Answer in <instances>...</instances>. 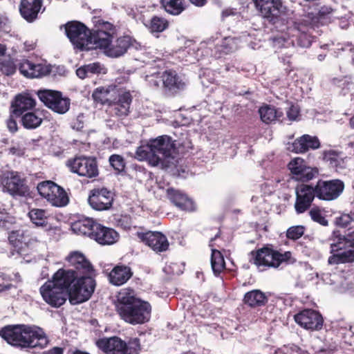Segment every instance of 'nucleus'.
<instances>
[{"label":"nucleus","instance_id":"obj_1","mask_svg":"<svg viewBox=\"0 0 354 354\" xmlns=\"http://www.w3.org/2000/svg\"><path fill=\"white\" fill-rule=\"evenodd\" d=\"M136 154L138 160H145L153 167L161 165L165 168L176 167L178 164L175 141L167 135L151 139L147 145L138 147Z\"/></svg>","mask_w":354,"mask_h":354},{"label":"nucleus","instance_id":"obj_2","mask_svg":"<svg viewBox=\"0 0 354 354\" xmlns=\"http://www.w3.org/2000/svg\"><path fill=\"white\" fill-rule=\"evenodd\" d=\"M113 304L117 314L128 324H143L150 319L151 304L139 298L131 288L121 289L117 293Z\"/></svg>","mask_w":354,"mask_h":354},{"label":"nucleus","instance_id":"obj_3","mask_svg":"<svg viewBox=\"0 0 354 354\" xmlns=\"http://www.w3.org/2000/svg\"><path fill=\"white\" fill-rule=\"evenodd\" d=\"M1 337L8 344L22 348H44L49 341L44 330L26 324L8 325L0 330Z\"/></svg>","mask_w":354,"mask_h":354},{"label":"nucleus","instance_id":"obj_4","mask_svg":"<svg viewBox=\"0 0 354 354\" xmlns=\"http://www.w3.org/2000/svg\"><path fill=\"white\" fill-rule=\"evenodd\" d=\"M100 26L102 30L95 35V49L103 50L107 56L118 57L126 53L132 46V40L129 36L120 37L112 43L115 32V28L112 24L102 21Z\"/></svg>","mask_w":354,"mask_h":354},{"label":"nucleus","instance_id":"obj_5","mask_svg":"<svg viewBox=\"0 0 354 354\" xmlns=\"http://www.w3.org/2000/svg\"><path fill=\"white\" fill-rule=\"evenodd\" d=\"M250 262L259 269L278 268L279 266L290 263L292 253L290 251L281 252L274 249L271 244L252 250L250 253Z\"/></svg>","mask_w":354,"mask_h":354},{"label":"nucleus","instance_id":"obj_6","mask_svg":"<svg viewBox=\"0 0 354 354\" xmlns=\"http://www.w3.org/2000/svg\"><path fill=\"white\" fill-rule=\"evenodd\" d=\"M102 21L98 20L97 24L95 26L96 29L93 30H91L82 22L69 21L65 25L66 36L75 48L80 50L95 49V35L102 30L100 23H102Z\"/></svg>","mask_w":354,"mask_h":354},{"label":"nucleus","instance_id":"obj_7","mask_svg":"<svg viewBox=\"0 0 354 354\" xmlns=\"http://www.w3.org/2000/svg\"><path fill=\"white\" fill-rule=\"evenodd\" d=\"M96 287L95 279L90 276H78L69 289L68 298L71 305H77L87 301L92 297Z\"/></svg>","mask_w":354,"mask_h":354},{"label":"nucleus","instance_id":"obj_8","mask_svg":"<svg viewBox=\"0 0 354 354\" xmlns=\"http://www.w3.org/2000/svg\"><path fill=\"white\" fill-rule=\"evenodd\" d=\"M66 166L71 172L81 177L93 178L99 175L97 162L96 158L93 157L75 156L67 160Z\"/></svg>","mask_w":354,"mask_h":354},{"label":"nucleus","instance_id":"obj_9","mask_svg":"<svg viewBox=\"0 0 354 354\" xmlns=\"http://www.w3.org/2000/svg\"><path fill=\"white\" fill-rule=\"evenodd\" d=\"M37 95L46 107L57 113L64 114L70 108V99L63 97L61 91L49 89L39 90L37 91Z\"/></svg>","mask_w":354,"mask_h":354},{"label":"nucleus","instance_id":"obj_10","mask_svg":"<svg viewBox=\"0 0 354 354\" xmlns=\"http://www.w3.org/2000/svg\"><path fill=\"white\" fill-rule=\"evenodd\" d=\"M315 186L317 198L327 201L337 199L344 189V183L339 179H319Z\"/></svg>","mask_w":354,"mask_h":354},{"label":"nucleus","instance_id":"obj_11","mask_svg":"<svg viewBox=\"0 0 354 354\" xmlns=\"http://www.w3.org/2000/svg\"><path fill=\"white\" fill-rule=\"evenodd\" d=\"M39 292L44 301L53 308L62 306L68 298L66 292L62 290L50 280H48L40 287Z\"/></svg>","mask_w":354,"mask_h":354},{"label":"nucleus","instance_id":"obj_12","mask_svg":"<svg viewBox=\"0 0 354 354\" xmlns=\"http://www.w3.org/2000/svg\"><path fill=\"white\" fill-rule=\"evenodd\" d=\"M288 167L292 174V178L303 183L314 179L319 174L317 167L307 166L305 160L299 157L292 159L288 163Z\"/></svg>","mask_w":354,"mask_h":354},{"label":"nucleus","instance_id":"obj_13","mask_svg":"<svg viewBox=\"0 0 354 354\" xmlns=\"http://www.w3.org/2000/svg\"><path fill=\"white\" fill-rule=\"evenodd\" d=\"M3 188L12 196L25 197L29 195V188L26 180L17 172H8L2 178Z\"/></svg>","mask_w":354,"mask_h":354},{"label":"nucleus","instance_id":"obj_14","mask_svg":"<svg viewBox=\"0 0 354 354\" xmlns=\"http://www.w3.org/2000/svg\"><path fill=\"white\" fill-rule=\"evenodd\" d=\"M113 201V194L105 187L92 189L88 198L90 206L97 211L110 209L112 207Z\"/></svg>","mask_w":354,"mask_h":354},{"label":"nucleus","instance_id":"obj_15","mask_svg":"<svg viewBox=\"0 0 354 354\" xmlns=\"http://www.w3.org/2000/svg\"><path fill=\"white\" fill-rule=\"evenodd\" d=\"M111 100L109 106L111 107L113 115L121 118L129 115L133 100V96L129 91H120L117 88Z\"/></svg>","mask_w":354,"mask_h":354},{"label":"nucleus","instance_id":"obj_16","mask_svg":"<svg viewBox=\"0 0 354 354\" xmlns=\"http://www.w3.org/2000/svg\"><path fill=\"white\" fill-rule=\"evenodd\" d=\"M138 238L156 253L168 250L169 243L167 236L160 232L147 231L137 232Z\"/></svg>","mask_w":354,"mask_h":354},{"label":"nucleus","instance_id":"obj_17","mask_svg":"<svg viewBox=\"0 0 354 354\" xmlns=\"http://www.w3.org/2000/svg\"><path fill=\"white\" fill-rule=\"evenodd\" d=\"M317 197L315 186L302 183L296 187V201L295 209L297 214H302L310 208Z\"/></svg>","mask_w":354,"mask_h":354},{"label":"nucleus","instance_id":"obj_18","mask_svg":"<svg viewBox=\"0 0 354 354\" xmlns=\"http://www.w3.org/2000/svg\"><path fill=\"white\" fill-rule=\"evenodd\" d=\"M294 319L298 325L310 330H320L324 322L323 317L319 312L308 308L295 315Z\"/></svg>","mask_w":354,"mask_h":354},{"label":"nucleus","instance_id":"obj_19","mask_svg":"<svg viewBox=\"0 0 354 354\" xmlns=\"http://www.w3.org/2000/svg\"><path fill=\"white\" fill-rule=\"evenodd\" d=\"M255 8L270 22L275 23L282 12L281 0H253Z\"/></svg>","mask_w":354,"mask_h":354},{"label":"nucleus","instance_id":"obj_20","mask_svg":"<svg viewBox=\"0 0 354 354\" xmlns=\"http://www.w3.org/2000/svg\"><path fill=\"white\" fill-rule=\"evenodd\" d=\"M321 147V142L317 136L304 134L297 138L292 143H288V150L295 153H305Z\"/></svg>","mask_w":354,"mask_h":354},{"label":"nucleus","instance_id":"obj_21","mask_svg":"<svg viewBox=\"0 0 354 354\" xmlns=\"http://www.w3.org/2000/svg\"><path fill=\"white\" fill-rule=\"evenodd\" d=\"M36 106V101L32 95L28 93L17 95L12 102L11 111L16 118L21 117L28 111L32 110Z\"/></svg>","mask_w":354,"mask_h":354},{"label":"nucleus","instance_id":"obj_22","mask_svg":"<svg viewBox=\"0 0 354 354\" xmlns=\"http://www.w3.org/2000/svg\"><path fill=\"white\" fill-rule=\"evenodd\" d=\"M78 274L75 270L59 268L53 274L50 281L68 295L69 289L75 283Z\"/></svg>","mask_w":354,"mask_h":354},{"label":"nucleus","instance_id":"obj_23","mask_svg":"<svg viewBox=\"0 0 354 354\" xmlns=\"http://www.w3.org/2000/svg\"><path fill=\"white\" fill-rule=\"evenodd\" d=\"M44 0H21L19 12L28 23L35 21L42 9Z\"/></svg>","mask_w":354,"mask_h":354},{"label":"nucleus","instance_id":"obj_24","mask_svg":"<svg viewBox=\"0 0 354 354\" xmlns=\"http://www.w3.org/2000/svg\"><path fill=\"white\" fill-rule=\"evenodd\" d=\"M167 198L180 209L194 212L196 205L192 199L189 198L185 194L173 187L167 189Z\"/></svg>","mask_w":354,"mask_h":354},{"label":"nucleus","instance_id":"obj_25","mask_svg":"<svg viewBox=\"0 0 354 354\" xmlns=\"http://www.w3.org/2000/svg\"><path fill=\"white\" fill-rule=\"evenodd\" d=\"M119 239L120 235L116 230L98 223L92 239L102 245H110L115 243Z\"/></svg>","mask_w":354,"mask_h":354},{"label":"nucleus","instance_id":"obj_26","mask_svg":"<svg viewBox=\"0 0 354 354\" xmlns=\"http://www.w3.org/2000/svg\"><path fill=\"white\" fill-rule=\"evenodd\" d=\"M66 259L71 266L74 267L77 274L79 272L82 275H87L94 271L91 262L80 252H71Z\"/></svg>","mask_w":354,"mask_h":354},{"label":"nucleus","instance_id":"obj_27","mask_svg":"<svg viewBox=\"0 0 354 354\" xmlns=\"http://www.w3.org/2000/svg\"><path fill=\"white\" fill-rule=\"evenodd\" d=\"M162 88L165 93L174 95L184 88L185 84L175 71L168 70L162 73Z\"/></svg>","mask_w":354,"mask_h":354},{"label":"nucleus","instance_id":"obj_28","mask_svg":"<svg viewBox=\"0 0 354 354\" xmlns=\"http://www.w3.org/2000/svg\"><path fill=\"white\" fill-rule=\"evenodd\" d=\"M333 242L330 243L331 253L339 250L354 249V230L348 231L342 235L339 231H334L332 234Z\"/></svg>","mask_w":354,"mask_h":354},{"label":"nucleus","instance_id":"obj_29","mask_svg":"<svg viewBox=\"0 0 354 354\" xmlns=\"http://www.w3.org/2000/svg\"><path fill=\"white\" fill-rule=\"evenodd\" d=\"M133 274L131 267L119 263L115 266L109 274V282L116 286L126 283Z\"/></svg>","mask_w":354,"mask_h":354},{"label":"nucleus","instance_id":"obj_30","mask_svg":"<svg viewBox=\"0 0 354 354\" xmlns=\"http://www.w3.org/2000/svg\"><path fill=\"white\" fill-rule=\"evenodd\" d=\"M343 155V152L334 149L324 150L322 153V160L336 171L346 167L347 158Z\"/></svg>","mask_w":354,"mask_h":354},{"label":"nucleus","instance_id":"obj_31","mask_svg":"<svg viewBox=\"0 0 354 354\" xmlns=\"http://www.w3.org/2000/svg\"><path fill=\"white\" fill-rule=\"evenodd\" d=\"M123 339L118 336L100 338L96 342L97 347L106 354H122Z\"/></svg>","mask_w":354,"mask_h":354},{"label":"nucleus","instance_id":"obj_32","mask_svg":"<svg viewBox=\"0 0 354 354\" xmlns=\"http://www.w3.org/2000/svg\"><path fill=\"white\" fill-rule=\"evenodd\" d=\"M268 301V298L266 294L258 289L247 292L243 299V304L251 308L264 306Z\"/></svg>","mask_w":354,"mask_h":354},{"label":"nucleus","instance_id":"obj_33","mask_svg":"<svg viewBox=\"0 0 354 354\" xmlns=\"http://www.w3.org/2000/svg\"><path fill=\"white\" fill-rule=\"evenodd\" d=\"M117 91L115 86H109L108 87H98L94 90L92 93L93 100L102 105H108L111 104L114 93Z\"/></svg>","mask_w":354,"mask_h":354},{"label":"nucleus","instance_id":"obj_34","mask_svg":"<svg viewBox=\"0 0 354 354\" xmlns=\"http://www.w3.org/2000/svg\"><path fill=\"white\" fill-rule=\"evenodd\" d=\"M98 223L93 220L92 218H85L75 222L73 225V230L81 234L88 236L91 239L93 237L96 225Z\"/></svg>","mask_w":354,"mask_h":354},{"label":"nucleus","instance_id":"obj_35","mask_svg":"<svg viewBox=\"0 0 354 354\" xmlns=\"http://www.w3.org/2000/svg\"><path fill=\"white\" fill-rule=\"evenodd\" d=\"M261 120L266 124H270L275 120H280L283 117V112L275 106L266 104L259 109Z\"/></svg>","mask_w":354,"mask_h":354},{"label":"nucleus","instance_id":"obj_36","mask_svg":"<svg viewBox=\"0 0 354 354\" xmlns=\"http://www.w3.org/2000/svg\"><path fill=\"white\" fill-rule=\"evenodd\" d=\"M48 201L56 207H63L68 204V196L65 190L58 185H53V190Z\"/></svg>","mask_w":354,"mask_h":354},{"label":"nucleus","instance_id":"obj_37","mask_svg":"<svg viewBox=\"0 0 354 354\" xmlns=\"http://www.w3.org/2000/svg\"><path fill=\"white\" fill-rule=\"evenodd\" d=\"M160 7L171 15H179L185 9V0H160Z\"/></svg>","mask_w":354,"mask_h":354},{"label":"nucleus","instance_id":"obj_38","mask_svg":"<svg viewBox=\"0 0 354 354\" xmlns=\"http://www.w3.org/2000/svg\"><path fill=\"white\" fill-rule=\"evenodd\" d=\"M145 26L151 33H160L169 28V22L165 17L154 15Z\"/></svg>","mask_w":354,"mask_h":354},{"label":"nucleus","instance_id":"obj_39","mask_svg":"<svg viewBox=\"0 0 354 354\" xmlns=\"http://www.w3.org/2000/svg\"><path fill=\"white\" fill-rule=\"evenodd\" d=\"M211 266L214 274L216 277L225 269L224 257L220 250L212 249Z\"/></svg>","mask_w":354,"mask_h":354},{"label":"nucleus","instance_id":"obj_40","mask_svg":"<svg viewBox=\"0 0 354 354\" xmlns=\"http://www.w3.org/2000/svg\"><path fill=\"white\" fill-rule=\"evenodd\" d=\"M43 120L36 113L26 112L21 115V122L26 129H34L39 127Z\"/></svg>","mask_w":354,"mask_h":354},{"label":"nucleus","instance_id":"obj_41","mask_svg":"<svg viewBox=\"0 0 354 354\" xmlns=\"http://www.w3.org/2000/svg\"><path fill=\"white\" fill-rule=\"evenodd\" d=\"M31 222L37 227H46L48 216L44 209L33 208L28 214Z\"/></svg>","mask_w":354,"mask_h":354},{"label":"nucleus","instance_id":"obj_42","mask_svg":"<svg viewBox=\"0 0 354 354\" xmlns=\"http://www.w3.org/2000/svg\"><path fill=\"white\" fill-rule=\"evenodd\" d=\"M122 354H140L142 350L140 339L138 337H129L123 340Z\"/></svg>","mask_w":354,"mask_h":354},{"label":"nucleus","instance_id":"obj_43","mask_svg":"<svg viewBox=\"0 0 354 354\" xmlns=\"http://www.w3.org/2000/svg\"><path fill=\"white\" fill-rule=\"evenodd\" d=\"M354 261V250H347L342 252L333 254L328 258L330 264H340Z\"/></svg>","mask_w":354,"mask_h":354},{"label":"nucleus","instance_id":"obj_44","mask_svg":"<svg viewBox=\"0 0 354 354\" xmlns=\"http://www.w3.org/2000/svg\"><path fill=\"white\" fill-rule=\"evenodd\" d=\"M109 161L111 166L117 173H121L124 171L126 167V162L122 156L118 154H113L109 157Z\"/></svg>","mask_w":354,"mask_h":354},{"label":"nucleus","instance_id":"obj_45","mask_svg":"<svg viewBox=\"0 0 354 354\" xmlns=\"http://www.w3.org/2000/svg\"><path fill=\"white\" fill-rule=\"evenodd\" d=\"M306 227L304 225H294L286 230V238L292 241H297L305 233Z\"/></svg>","mask_w":354,"mask_h":354},{"label":"nucleus","instance_id":"obj_46","mask_svg":"<svg viewBox=\"0 0 354 354\" xmlns=\"http://www.w3.org/2000/svg\"><path fill=\"white\" fill-rule=\"evenodd\" d=\"M8 241L10 244L15 248V250H16L17 253H20L23 245V241L22 235L19 233V232L12 231L9 234Z\"/></svg>","mask_w":354,"mask_h":354},{"label":"nucleus","instance_id":"obj_47","mask_svg":"<svg viewBox=\"0 0 354 354\" xmlns=\"http://www.w3.org/2000/svg\"><path fill=\"white\" fill-rule=\"evenodd\" d=\"M55 184L56 183L50 180L39 183L37 187L39 195L48 201L53 190V185Z\"/></svg>","mask_w":354,"mask_h":354},{"label":"nucleus","instance_id":"obj_48","mask_svg":"<svg viewBox=\"0 0 354 354\" xmlns=\"http://www.w3.org/2000/svg\"><path fill=\"white\" fill-rule=\"evenodd\" d=\"M309 215L314 222H316L323 226H327L328 225V220L323 215L321 209L318 207H313L309 211Z\"/></svg>","mask_w":354,"mask_h":354},{"label":"nucleus","instance_id":"obj_49","mask_svg":"<svg viewBox=\"0 0 354 354\" xmlns=\"http://www.w3.org/2000/svg\"><path fill=\"white\" fill-rule=\"evenodd\" d=\"M31 72V78L40 77L50 74L51 68L49 66L42 64H34Z\"/></svg>","mask_w":354,"mask_h":354},{"label":"nucleus","instance_id":"obj_50","mask_svg":"<svg viewBox=\"0 0 354 354\" xmlns=\"http://www.w3.org/2000/svg\"><path fill=\"white\" fill-rule=\"evenodd\" d=\"M0 71L6 75H11L15 73L16 66L10 59L3 60L0 64Z\"/></svg>","mask_w":354,"mask_h":354},{"label":"nucleus","instance_id":"obj_51","mask_svg":"<svg viewBox=\"0 0 354 354\" xmlns=\"http://www.w3.org/2000/svg\"><path fill=\"white\" fill-rule=\"evenodd\" d=\"M33 64V62L28 59H23L19 64V70L25 77H31Z\"/></svg>","mask_w":354,"mask_h":354},{"label":"nucleus","instance_id":"obj_52","mask_svg":"<svg viewBox=\"0 0 354 354\" xmlns=\"http://www.w3.org/2000/svg\"><path fill=\"white\" fill-rule=\"evenodd\" d=\"M87 73L90 76L100 74L102 71L101 64L100 62H94L88 64H85Z\"/></svg>","mask_w":354,"mask_h":354},{"label":"nucleus","instance_id":"obj_53","mask_svg":"<svg viewBox=\"0 0 354 354\" xmlns=\"http://www.w3.org/2000/svg\"><path fill=\"white\" fill-rule=\"evenodd\" d=\"M16 118L15 115L12 114V111H10V115L6 120V125L8 130L12 133L17 132L18 130Z\"/></svg>","mask_w":354,"mask_h":354},{"label":"nucleus","instance_id":"obj_54","mask_svg":"<svg viewBox=\"0 0 354 354\" xmlns=\"http://www.w3.org/2000/svg\"><path fill=\"white\" fill-rule=\"evenodd\" d=\"M117 224L118 226H120L124 230H129L131 226V219L129 216H121L117 220Z\"/></svg>","mask_w":354,"mask_h":354},{"label":"nucleus","instance_id":"obj_55","mask_svg":"<svg viewBox=\"0 0 354 354\" xmlns=\"http://www.w3.org/2000/svg\"><path fill=\"white\" fill-rule=\"evenodd\" d=\"M352 218L349 214H344L336 218V223L342 227H346L352 221Z\"/></svg>","mask_w":354,"mask_h":354},{"label":"nucleus","instance_id":"obj_56","mask_svg":"<svg viewBox=\"0 0 354 354\" xmlns=\"http://www.w3.org/2000/svg\"><path fill=\"white\" fill-rule=\"evenodd\" d=\"M297 347L295 344L284 345L281 348H279L276 351V354H295V348Z\"/></svg>","mask_w":354,"mask_h":354},{"label":"nucleus","instance_id":"obj_57","mask_svg":"<svg viewBox=\"0 0 354 354\" xmlns=\"http://www.w3.org/2000/svg\"><path fill=\"white\" fill-rule=\"evenodd\" d=\"M287 117L290 120H295L299 115V110L297 106L291 105L286 112Z\"/></svg>","mask_w":354,"mask_h":354},{"label":"nucleus","instance_id":"obj_58","mask_svg":"<svg viewBox=\"0 0 354 354\" xmlns=\"http://www.w3.org/2000/svg\"><path fill=\"white\" fill-rule=\"evenodd\" d=\"M150 85L155 88L162 86V74L158 73L155 75H151L149 80Z\"/></svg>","mask_w":354,"mask_h":354},{"label":"nucleus","instance_id":"obj_59","mask_svg":"<svg viewBox=\"0 0 354 354\" xmlns=\"http://www.w3.org/2000/svg\"><path fill=\"white\" fill-rule=\"evenodd\" d=\"M76 74L80 78H81L82 80H84L86 77H89V75L87 73V70L86 68L85 65L78 68L76 70Z\"/></svg>","mask_w":354,"mask_h":354},{"label":"nucleus","instance_id":"obj_60","mask_svg":"<svg viewBox=\"0 0 354 354\" xmlns=\"http://www.w3.org/2000/svg\"><path fill=\"white\" fill-rule=\"evenodd\" d=\"M42 354H64V348L62 347L55 346Z\"/></svg>","mask_w":354,"mask_h":354},{"label":"nucleus","instance_id":"obj_61","mask_svg":"<svg viewBox=\"0 0 354 354\" xmlns=\"http://www.w3.org/2000/svg\"><path fill=\"white\" fill-rule=\"evenodd\" d=\"M8 19L7 17L0 15V31H6Z\"/></svg>","mask_w":354,"mask_h":354},{"label":"nucleus","instance_id":"obj_62","mask_svg":"<svg viewBox=\"0 0 354 354\" xmlns=\"http://www.w3.org/2000/svg\"><path fill=\"white\" fill-rule=\"evenodd\" d=\"M190 3L192 5L196 6V7H203L205 6L207 3V0H188Z\"/></svg>","mask_w":354,"mask_h":354},{"label":"nucleus","instance_id":"obj_63","mask_svg":"<svg viewBox=\"0 0 354 354\" xmlns=\"http://www.w3.org/2000/svg\"><path fill=\"white\" fill-rule=\"evenodd\" d=\"M333 11V9L331 8H325L322 7L319 11V16H324L326 15L331 13Z\"/></svg>","mask_w":354,"mask_h":354},{"label":"nucleus","instance_id":"obj_64","mask_svg":"<svg viewBox=\"0 0 354 354\" xmlns=\"http://www.w3.org/2000/svg\"><path fill=\"white\" fill-rule=\"evenodd\" d=\"M295 354H310L309 352L306 350H304L301 348H300L299 346L297 345V347H294Z\"/></svg>","mask_w":354,"mask_h":354}]
</instances>
